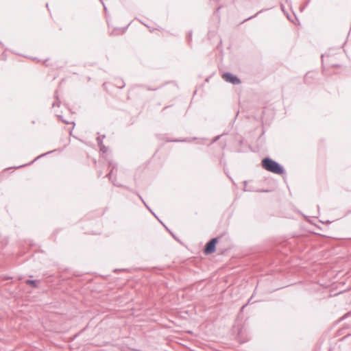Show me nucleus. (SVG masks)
I'll return each instance as SVG.
<instances>
[{
	"label": "nucleus",
	"instance_id": "obj_7",
	"mask_svg": "<svg viewBox=\"0 0 351 351\" xmlns=\"http://www.w3.org/2000/svg\"><path fill=\"white\" fill-rule=\"evenodd\" d=\"M25 282L27 285H30L34 288H37L38 287V281L36 280H27Z\"/></svg>",
	"mask_w": 351,
	"mask_h": 351
},
{
	"label": "nucleus",
	"instance_id": "obj_22",
	"mask_svg": "<svg viewBox=\"0 0 351 351\" xmlns=\"http://www.w3.org/2000/svg\"><path fill=\"white\" fill-rule=\"evenodd\" d=\"M251 300H252V298H250L249 299V300H248L247 303L245 305H243V306L241 307V311H243V308L245 307V306H246L247 304H250V303L251 302Z\"/></svg>",
	"mask_w": 351,
	"mask_h": 351
},
{
	"label": "nucleus",
	"instance_id": "obj_30",
	"mask_svg": "<svg viewBox=\"0 0 351 351\" xmlns=\"http://www.w3.org/2000/svg\"><path fill=\"white\" fill-rule=\"evenodd\" d=\"M156 217L158 219V221H160V223H161V224H163V222H162V221H160V219H158L157 216Z\"/></svg>",
	"mask_w": 351,
	"mask_h": 351
},
{
	"label": "nucleus",
	"instance_id": "obj_31",
	"mask_svg": "<svg viewBox=\"0 0 351 351\" xmlns=\"http://www.w3.org/2000/svg\"><path fill=\"white\" fill-rule=\"evenodd\" d=\"M156 217L158 219V221H160V223H161V224H163V222H162V221H160V219H158L157 216Z\"/></svg>",
	"mask_w": 351,
	"mask_h": 351
},
{
	"label": "nucleus",
	"instance_id": "obj_27",
	"mask_svg": "<svg viewBox=\"0 0 351 351\" xmlns=\"http://www.w3.org/2000/svg\"><path fill=\"white\" fill-rule=\"evenodd\" d=\"M166 229L171 233V234L176 239V235H174V234H173L171 232H170V230L167 228V227H166Z\"/></svg>",
	"mask_w": 351,
	"mask_h": 351
},
{
	"label": "nucleus",
	"instance_id": "obj_39",
	"mask_svg": "<svg viewBox=\"0 0 351 351\" xmlns=\"http://www.w3.org/2000/svg\"><path fill=\"white\" fill-rule=\"evenodd\" d=\"M139 21L141 23V24H143L144 25H146V24H145L143 22H142V21Z\"/></svg>",
	"mask_w": 351,
	"mask_h": 351
},
{
	"label": "nucleus",
	"instance_id": "obj_4",
	"mask_svg": "<svg viewBox=\"0 0 351 351\" xmlns=\"http://www.w3.org/2000/svg\"><path fill=\"white\" fill-rule=\"evenodd\" d=\"M55 151H56V149H54V150H52V151H50V152H47L44 153L43 154H40L38 156H37L36 158H35L32 162H29L28 164H25V165H20V166L17 167L16 168H21V167H25V166H27L28 165H31V164L34 163L35 161H36L37 160H38V159H40V158H43L44 156H47V155H48V154H51V153H52V152H53Z\"/></svg>",
	"mask_w": 351,
	"mask_h": 351
},
{
	"label": "nucleus",
	"instance_id": "obj_42",
	"mask_svg": "<svg viewBox=\"0 0 351 351\" xmlns=\"http://www.w3.org/2000/svg\"><path fill=\"white\" fill-rule=\"evenodd\" d=\"M288 1H289V0H286V2H288Z\"/></svg>",
	"mask_w": 351,
	"mask_h": 351
},
{
	"label": "nucleus",
	"instance_id": "obj_3",
	"mask_svg": "<svg viewBox=\"0 0 351 351\" xmlns=\"http://www.w3.org/2000/svg\"><path fill=\"white\" fill-rule=\"evenodd\" d=\"M222 78L227 82L233 85H239L241 80L236 75L230 72H226L222 74Z\"/></svg>",
	"mask_w": 351,
	"mask_h": 351
},
{
	"label": "nucleus",
	"instance_id": "obj_8",
	"mask_svg": "<svg viewBox=\"0 0 351 351\" xmlns=\"http://www.w3.org/2000/svg\"><path fill=\"white\" fill-rule=\"evenodd\" d=\"M129 25H130V23L127 26H125V27H123V28H115L112 31L111 34H118V33H116L117 31L121 32V34H123L126 31V29L128 28Z\"/></svg>",
	"mask_w": 351,
	"mask_h": 351
},
{
	"label": "nucleus",
	"instance_id": "obj_25",
	"mask_svg": "<svg viewBox=\"0 0 351 351\" xmlns=\"http://www.w3.org/2000/svg\"><path fill=\"white\" fill-rule=\"evenodd\" d=\"M223 6V4H221V5H219V6L217 8V10H216V12H219V10H220Z\"/></svg>",
	"mask_w": 351,
	"mask_h": 351
},
{
	"label": "nucleus",
	"instance_id": "obj_14",
	"mask_svg": "<svg viewBox=\"0 0 351 351\" xmlns=\"http://www.w3.org/2000/svg\"><path fill=\"white\" fill-rule=\"evenodd\" d=\"M234 151L237 153L245 152L246 149L244 147H235Z\"/></svg>",
	"mask_w": 351,
	"mask_h": 351
},
{
	"label": "nucleus",
	"instance_id": "obj_41",
	"mask_svg": "<svg viewBox=\"0 0 351 351\" xmlns=\"http://www.w3.org/2000/svg\"><path fill=\"white\" fill-rule=\"evenodd\" d=\"M234 1V0H230V3H232Z\"/></svg>",
	"mask_w": 351,
	"mask_h": 351
},
{
	"label": "nucleus",
	"instance_id": "obj_6",
	"mask_svg": "<svg viewBox=\"0 0 351 351\" xmlns=\"http://www.w3.org/2000/svg\"><path fill=\"white\" fill-rule=\"evenodd\" d=\"M110 181L112 182V183L113 184L114 186H118V187H121V188H125V189H127L128 190H129V191H130L132 192H134L133 190L130 189L129 187H128L126 186H124L123 184L117 183V181H116V178L112 179Z\"/></svg>",
	"mask_w": 351,
	"mask_h": 351
},
{
	"label": "nucleus",
	"instance_id": "obj_21",
	"mask_svg": "<svg viewBox=\"0 0 351 351\" xmlns=\"http://www.w3.org/2000/svg\"><path fill=\"white\" fill-rule=\"evenodd\" d=\"M160 88V87H156V88L147 87V88L148 90H156L159 89Z\"/></svg>",
	"mask_w": 351,
	"mask_h": 351
},
{
	"label": "nucleus",
	"instance_id": "obj_26",
	"mask_svg": "<svg viewBox=\"0 0 351 351\" xmlns=\"http://www.w3.org/2000/svg\"><path fill=\"white\" fill-rule=\"evenodd\" d=\"M166 229L171 233V234L176 239V235H174V234H173L171 232H170V230L167 228V227H166Z\"/></svg>",
	"mask_w": 351,
	"mask_h": 351
},
{
	"label": "nucleus",
	"instance_id": "obj_36",
	"mask_svg": "<svg viewBox=\"0 0 351 351\" xmlns=\"http://www.w3.org/2000/svg\"><path fill=\"white\" fill-rule=\"evenodd\" d=\"M226 143H225L223 145V146H222V149H224V148L226 147Z\"/></svg>",
	"mask_w": 351,
	"mask_h": 351
},
{
	"label": "nucleus",
	"instance_id": "obj_38",
	"mask_svg": "<svg viewBox=\"0 0 351 351\" xmlns=\"http://www.w3.org/2000/svg\"><path fill=\"white\" fill-rule=\"evenodd\" d=\"M34 60H36V61H40V60H39L38 58H34Z\"/></svg>",
	"mask_w": 351,
	"mask_h": 351
},
{
	"label": "nucleus",
	"instance_id": "obj_17",
	"mask_svg": "<svg viewBox=\"0 0 351 351\" xmlns=\"http://www.w3.org/2000/svg\"><path fill=\"white\" fill-rule=\"evenodd\" d=\"M186 39H187V40H188V42H189V43L191 42V40H192V31H190V32L188 33V35H187Z\"/></svg>",
	"mask_w": 351,
	"mask_h": 351
},
{
	"label": "nucleus",
	"instance_id": "obj_33",
	"mask_svg": "<svg viewBox=\"0 0 351 351\" xmlns=\"http://www.w3.org/2000/svg\"><path fill=\"white\" fill-rule=\"evenodd\" d=\"M322 223H324V221H322ZM325 223H331V221H329V220H327Z\"/></svg>",
	"mask_w": 351,
	"mask_h": 351
},
{
	"label": "nucleus",
	"instance_id": "obj_23",
	"mask_svg": "<svg viewBox=\"0 0 351 351\" xmlns=\"http://www.w3.org/2000/svg\"><path fill=\"white\" fill-rule=\"evenodd\" d=\"M238 142H239V144L240 145H242L243 142V138H242L241 137H239V138H238Z\"/></svg>",
	"mask_w": 351,
	"mask_h": 351
},
{
	"label": "nucleus",
	"instance_id": "obj_29",
	"mask_svg": "<svg viewBox=\"0 0 351 351\" xmlns=\"http://www.w3.org/2000/svg\"><path fill=\"white\" fill-rule=\"evenodd\" d=\"M332 67H339L340 65L339 64H332Z\"/></svg>",
	"mask_w": 351,
	"mask_h": 351
},
{
	"label": "nucleus",
	"instance_id": "obj_10",
	"mask_svg": "<svg viewBox=\"0 0 351 351\" xmlns=\"http://www.w3.org/2000/svg\"><path fill=\"white\" fill-rule=\"evenodd\" d=\"M110 165H112V169L110 171V172L106 175V177H108V179H109L110 180H111L112 179H113V178H112V175L113 169L115 168L116 165H115V164H114V165H112V162H110Z\"/></svg>",
	"mask_w": 351,
	"mask_h": 351
},
{
	"label": "nucleus",
	"instance_id": "obj_24",
	"mask_svg": "<svg viewBox=\"0 0 351 351\" xmlns=\"http://www.w3.org/2000/svg\"><path fill=\"white\" fill-rule=\"evenodd\" d=\"M135 193L138 196V197L140 198V199L142 201L143 203L145 202L144 199H143V197L137 193V192H135Z\"/></svg>",
	"mask_w": 351,
	"mask_h": 351
},
{
	"label": "nucleus",
	"instance_id": "obj_5",
	"mask_svg": "<svg viewBox=\"0 0 351 351\" xmlns=\"http://www.w3.org/2000/svg\"><path fill=\"white\" fill-rule=\"evenodd\" d=\"M197 139L196 137L193 138H184L182 139H169L167 141L168 142H186V143H191L193 141H195Z\"/></svg>",
	"mask_w": 351,
	"mask_h": 351
},
{
	"label": "nucleus",
	"instance_id": "obj_13",
	"mask_svg": "<svg viewBox=\"0 0 351 351\" xmlns=\"http://www.w3.org/2000/svg\"><path fill=\"white\" fill-rule=\"evenodd\" d=\"M105 138V135H103L102 136H98L97 138V142L98 145H101L103 144V139Z\"/></svg>",
	"mask_w": 351,
	"mask_h": 351
},
{
	"label": "nucleus",
	"instance_id": "obj_2",
	"mask_svg": "<svg viewBox=\"0 0 351 351\" xmlns=\"http://www.w3.org/2000/svg\"><path fill=\"white\" fill-rule=\"evenodd\" d=\"M221 237V236L213 238L207 242L204 248V253L206 255L214 253L216 250V245Z\"/></svg>",
	"mask_w": 351,
	"mask_h": 351
},
{
	"label": "nucleus",
	"instance_id": "obj_9",
	"mask_svg": "<svg viewBox=\"0 0 351 351\" xmlns=\"http://www.w3.org/2000/svg\"><path fill=\"white\" fill-rule=\"evenodd\" d=\"M54 97H55V98H56V101H54V102L52 104V107H53V108H54V107H56V106L59 107V106H60V100H59V99H58V91H57V90L55 92V96H54Z\"/></svg>",
	"mask_w": 351,
	"mask_h": 351
},
{
	"label": "nucleus",
	"instance_id": "obj_11",
	"mask_svg": "<svg viewBox=\"0 0 351 351\" xmlns=\"http://www.w3.org/2000/svg\"><path fill=\"white\" fill-rule=\"evenodd\" d=\"M226 134L223 133L221 135H218V136H215L213 139H212V141H211V144L214 143H216L217 141H219L223 136H224Z\"/></svg>",
	"mask_w": 351,
	"mask_h": 351
},
{
	"label": "nucleus",
	"instance_id": "obj_28",
	"mask_svg": "<svg viewBox=\"0 0 351 351\" xmlns=\"http://www.w3.org/2000/svg\"><path fill=\"white\" fill-rule=\"evenodd\" d=\"M57 117L62 121V119H64L62 115L58 114Z\"/></svg>",
	"mask_w": 351,
	"mask_h": 351
},
{
	"label": "nucleus",
	"instance_id": "obj_20",
	"mask_svg": "<svg viewBox=\"0 0 351 351\" xmlns=\"http://www.w3.org/2000/svg\"><path fill=\"white\" fill-rule=\"evenodd\" d=\"M117 86L119 88H123L125 86V83L122 81L121 83H119V84H117Z\"/></svg>",
	"mask_w": 351,
	"mask_h": 351
},
{
	"label": "nucleus",
	"instance_id": "obj_32",
	"mask_svg": "<svg viewBox=\"0 0 351 351\" xmlns=\"http://www.w3.org/2000/svg\"><path fill=\"white\" fill-rule=\"evenodd\" d=\"M156 217L158 219V221H160V223H161V224H163V222H162V221H160V219H158L157 216Z\"/></svg>",
	"mask_w": 351,
	"mask_h": 351
},
{
	"label": "nucleus",
	"instance_id": "obj_40",
	"mask_svg": "<svg viewBox=\"0 0 351 351\" xmlns=\"http://www.w3.org/2000/svg\"><path fill=\"white\" fill-rule=\"evenodd\" d=\"M202 141H204V140H206V138H202Z\"/></svg>",
	"mask_w": 351,
	"mask_h": 351
},
{
	"label": "nucleus",
	"instance_id": "obj_34",
	"mask_svg": "<svg viewBox=\"0 0 351 351\" xmlns=\"http://www.w3.org/2000/svg\"><path fill=\"white\" fill-rule=\"evenodd\" d=\"M156 217L158 219V221H160V223H161V224H163V222H162V221H160V219H158L157 216Z\"/></svg>",
	"mask_w": 351,
	"mask_h": 351
},
{
	"label": "nucleus",
	"instance_id": "obj_19",
	"mask_svg": "<svg viewBox=\"0 0 351 351\" xmlns=\"http://www.w3.org/2000/svg\"><path fill=\"white\" fill-rule=\"evenodd\" d=\"M144 205L146 206V208L155 216L156 217V214L151 210V208L147 206V204L145 203V202L143 203Z\"/></svg>",
	"mask_w": 351,
	"mask_h": 351
},
{
	"label": "nucleus",
	"instance_id": "obj_16",
	"mask_svg": "<svg viewBox=\"0 0 351 351\" xmlns=\"http://www.w3.org/2000/svg\"><path fill=\"white\" fill-rule=\"evenodd\" d=\"M99 147L100 148V151L102 152L103 153H106L108 150V147L104 145V144L99 145Z\"/></svg>",
	"mask_w": 351,
	"mask_h": 351
},
{
	"label": "nucleus",
	"instance_id": "obj_37",
	"mask_svg": "<svg viewBox=\"0 0 351 351\" xmlns=\"http://www.w3.org/2000/svg\"><path fill=\"white\" fill-rule=\"evenodd\" d=\"M243 184H244L245 186H246L247 185V181H244Z\"/></svg>",
	"mask_w": 351,
	"mask_h": 351
},
{
	"label": "nucleus",
	"instance_id": "obj_15",
	"mask_svg": "<svg viewBox=\"0 0 351 351\" xmlns=\"http://www.w3.org/2000/svg\"><path fill=\"white\" fill-rule=\"evenodd\" d=\"M311 0H306V3H305L304 5H301V6L300 7V11H301V12H302V11L306 8V6L308 5V4L311 2Z\"/></svg>",
	"mask_w": 351,
	"mask_h": 351
},
{
	"label": "nucleus",
	"instance_id": "obj_18",
	"mask_svg": "<svg viewBox=\"0 0 351 351\" xmlns=\"http://www.w3.org/2000/svg\"><path fill=\"white\" fill-rule=\"evenodd\" d=\"M62 121L63 123H66V124H70V123H72V124H73L72 129H73V128H74V126H75V122H74V121L69 122V121H66V120H65V119H62Z\"/></svg>",
	"mask_w": 351,
	"mask_h": 351
},
{
	"label": "nucleus",
	"instance_id": "obj_1",
	"mask_svg": "<svg viewBox=\"0 0 351 351\" xmlns=\"http://www.w3.org/2000/svg\"><path fill=\"white\" fill-rule=\"evenodd\" d=\"M261 166L265 170L277 175H283L285 173L284 167L269 156L262 159Z\"/></svg>",
	"mask_w": 351,
	"mask_h": 351
},
{
	"label": "nucleus",
	"instance_id": "obj_12",
	"mask_svg": "<svg viewBox=\"0 0 351 351\" xmlns=\"http://www.w3.org/2000/svg\"><path fill=\"white\" fill-rule=\"evenodd\" d=\"M263 11V10H260L259 12H258L257 13H256L254 15L251 16H250V17H248V18L245 19L244 21H243L241 22V23H244L245 21H248V20H250V19H253V18L256 17L258 14L261 13Z\"/></svg>",
	"mask_w": 351,
	"mask_h": 351
},
{
	"label": "nucleus",
	"instance_id": "obj_35",
	"mask_svg": "<svg viewBox=\"0 0 351 351\" xmlns=\"http://www.w3.org/2000/svg\"><path fill=\"white\" fill-rule=\"evenodd\" d=\"M12 277H10V276H7L5 278V280H8V279H12Z\"/></svg>",
	"mask_w": 351,
	"mask_h": 351
}]
</instances>
